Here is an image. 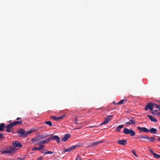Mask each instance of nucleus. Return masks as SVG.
<instances>
[{"instance_id": "nucleus-1", "label": "nucleus", "mask_w": 160, "mask_h": 160, "mask_svg": "<svg viewBox=\"0 0 160 160\" xmlns=\"http://www.w3.org/2000/svg\"><path fill=\"white\" fill-rule=\"evenodd\" d=\"M36 129L33 128L31 129L29 131H25L24 130L21 129L17 131V132L19 134L21 137H26L27 135L32 133L33 132H36Z\"/></svg>"}, {"instance_id": "nucleus-2", "label": "nucleus", "mask_w": 160, "mask_h": 160, "mask_svg": "<svg viewBox=\"0 0 160 160\" xmlns=\"http://www.w3.org/2000/svg\"><path fill=\"white\" fill-rule=\"evenodd\" d=\"M154 105V104L153 102H150L148 103L147 105L145 106L144 109L145 110L147 111L148 109H149L150 110H152Z\"/></svg>"}, {"instance_id": "nucleus-3", "label": "nucleus", "mask_w": 160, "mask_h": 160, "mask_svg": "<svg viewBox=\"0 0 160 160\" xmlns=\"http://www.w3.org/2000/svg\"><path fill=\"white\" fill-rule=\"evenodd\" d=\"M15 151V149L13 148H11L10 149H7L5 151H1L2 154H8L13 153Z\"/></svg>"}, {"instance_id": "nucleus-4", "label": "nucleus", "mask_w": 160, "mask_h": 160, "mask_svg": "<svg viewBox=\"0 0 160 160\" xmlns=\"http://www.w3.org/2000/svg\"><path fill=\"white\" fill-rule=\"evenodd\" d=\"M138 129L139 131V132L141 133L143 132L145 133H148L149 132V130L147 129L145 127H138L137 128Z\"/></svg>"}, {"instance_id": "nucleus-5", "label": "nucleus", "mask_w": 160, "mask_h": 160, "mask_svg": "<svg viewBox=\"0 0 160 160\" xmlns=\"http://www.w3.org/2000/svg\"><path fill=\"white\" fill-rule=\"evenodd\" d=\"M14 127L12 123H10L6 127V131L8 132H11V130H12V128Z\"/></svg>"}, {"instance_id": "nucleus-6", "label": "nucleus", "mask_w": 160, "mask_h": 160, "mask_svg": "<svg viewBox=\"0 0 160 160\" xmlns=\"http://www.w3.org/2000/svg\"><path fill=\"white\" fill-rule=\"evenodd\" d=\"M49 139H50V140L52 139V140L56 141L58 143L60 142V138L58 136L52 135L51 137Z\"/></svg>"}, {"instance_id": "nucleus-7", "label": "nucleus", "mask_w": 160, "mask_h": 160, "mask_svg": "<svg viewBox=\"0 0 160 160\" xmlns=\"http://www.w3.org/2000/svg\"><path fill=\"white\" fill-rule=\"evenodd\" d=\"M138 138L140 139L141 141H144L141 139H143L147 140H149V137L147 136H143L142 135H140L137 138Z\"/></svg>"}, {"instance_id": "nucleus-8", "label": "nucleus", "mask_w": 160, "mask_h": 160, "mask_svg": "<svg viewBox=\"0 0 160 160\" xmlns=\"http://www.w3.org/2000/svg\"><path fill=\"white\" fill-rule=\"evenodd\" d=\"M12 145L15 147L21 148L22 147V145L21 144L16 141H15L12 143Z\"/></svg>"}, {"instance_id": "nucleus-9", "label": "nucleus", "mask_w": 160, "mask_h": 160, "mask_svg": "<svg viewBox=\"0 0 160 160\" xmlns=\"http://www.w3.org/2000/svg\"><path fill=\"white\" fill-rule=\"evenodd\" d=\"M71 136V135L70 134H66L65 135L64 137L62 138L61 140L62 141L65 142Z\"/></svg>"}, {"instance_id": "nucleus-10", "label": "nucleus", "mask_w": 160, "mask_h": 160, "mask_svg": "<svg viewBox=\"0 0 160 160\" xmlns=\"http://www.w3.org/2000/svg\"><path fill=\"white\" fill-rule=\"evenodd\" d=\"M118 143L119 144L125 145L127 144V141L124 139L119 140L118 141Z\"/></svg>"}, {"instance_id": "nucleus-11", "label": "nucleus", "mask_w": 160, "mask_h": 160, "mask_svg": "<svg viewBox=\"0 0 160 160\" xmlns=\"http://www.w3.org/2000/svg\"><path fill=\"white\" fill-rule=\"evenodd\" d=\"M136 121L133 119L130 120L128 122H126L125 123L126 125H134L136 124Z\"/></svg>"}, {"instance_id": "nucleus-12", "label": "nucleus", "mask_w": 160, "mask_h": 160, "mask_svg": "<svg viewBox=\"0 0 160 160\" xmlns=\"http://www.w3.org/2000/svg\"><path fill=\"white\" fill-rule=\"evenodd\" d=\"M50 141V139L47 138L46 140L40 141L39 142V143L40 144H45L49 142Z\"/></svg>"}, {"instance_id": "nucleus-13", "label": "nucleus", "mask_w": 160, "mask_h": 160, "mask_svg": "<svg viewBox=\"0 0 160 160\" xmlns=\"http://www.w3.org/2000/svg\"><path fill=\"white\" fill-rule=\"evenodd\" d=\"M147 117L149 118L150 120L152 122H156L157 121V120L155 118H153V117L151 115H148Z\"/></svg>"}, {"instance_id": "nucleus-14", "label": "nucleus", "mask_w": 160, "mask_h": 160, "mask_svg": "<svg viewBox=\"0 0 160 160\" xmlns=\"http://www.w3.org/2000/svg\"><path fill=\"white\" fill-rule=\"evenodd\" d=\"M131 129H129L128 128H125L123 131V132L125 134H129L130 133V131Z\"/></svg>"}, {"instance_id": "nucleus-15", "label": "nucleus", "mask_w": 160, "mask_h": 160, "mask_svg": "<svg viewBox=\"0 0 160 160\" xmlns=\"http://www.w3.org/2000/svg\"><path fill=\"white\" fill-rule=\"evenodd\" d=\"M113 115H108L107 117L105 118L104 121L107 122L108 123L109 121L111 119V117H112Z\"/></svg>"}, {"instance_id": "nucleus-16", "label": "nucleus", "mask_w": 160, "mask_h": 160, "mask_svg": "<svg viewBox=\"0 0 160 160\" xmlns=\"http://www.w3.org/2000/svg\"><path fill=\"white\" fill-rule=\"evenodd\" d=\"M104 142V141H99L96 142H92L91 143V146H96L99 144L102 143Z\"/></svg>"}, {"instance_id": "nucleus-17", "label": "nucleus", "mask_w": 160, "mask_h": 160, "mask_svg": "<svg viewBox=\"0 0 160 160\" xmlns=\"http://www.w3.org/2000/svg\"><path fill=\"white\" fill-rule=\"evenodd\" d=\"M22 121H15L12 123L13 126H14L15 125H17L18 124H22Z\"/></svg>"}, {"instance_id": "nucleus-18", "label": "nucleus", "mask_w": 160, "mask_h": 160, "mask_svg": "<svg viewBox=\"0 0 160 160\" xmlns=\"http://www.w3.org/2000/svg\"><path fill=\"white\" fill-rule=\"evenodd\" d=\"M5 127V124L4 123H1L0 124V131H4Z\"/></svg>"}, {"instance_id": "nucleus-19", "label": "nucleus", "mask_w": 160, "mask_h": 160, "mask_svg": "<svg viewBox=\"0 0 160 160\" xmlns=\"http://www.w3.org/2000/svg\"><path fill=\"white\" fill-rule=\"evenodd\" d=\"M157 131V130L154 128H151L150 130H149V132H150L152 133H155Z\"/></svg>"}, {"instance_id": "nucleus-20", "label": "nucleus", "mask_w": 160, "mask_h": 160, "mask_svg": "<svg viewBox=\"0 0 160 160\" xmlns=\"http://www.w3.org/2000/svg\"><path fill=\"white\" fill-rule=\"evenodd\" d=\"M124 125H120L116 128V131L117 132H119L120 131L121 129L123 127Z\"/></svg>"}, {"instance_id": "nucleus-21", "label": "nucleus", "mask_w": 160, "mask_h": 160, "mask_svg": "<svg viewBox=\"0 0 160 160\" xmlns=\"http://www.w3.org/2000/svg\"><path fill=\"white\" fill-rule=\"evenodd\" d=\"M127 101L125 99H122L120 101L118 102V103L117 104H121L123 103H124L126 102Z\"/></svg>"}, {"instance_id": "nucleus-22", "label": "nucleus", "mask_w": 160, "mask_h": 160, "mask_svg": "<svg viewBox=\"0 0 160 160\" xmlns=\"http://www.w3.org/2000/svg\"><path fill=\"white\" fill-rule=\"evenodd\" d=\"M129 134L131 136L133 137L135 135V132L133 130L131 129Z\"/></svg>"}, {"instance_id": "nucleus-23", "label": "nucleus", "mask_w": 160, "mask_h": 160, "mask_svg": "<svg viewBox=\"0 0 160 160\" xmlns=\"http://www.w3.org/2000/svg\"><path fill=\"white\" fill-rule=\"evenodd\" d=\"M79 146V145H76L74 146H72L70 147L71 150H73L76 149Z\"/></svg>"}, {"instance_id": "nucleus-24", "label": "nucleus", "mask_w": 160, "mask_h": 160, "mask_svg": "<svg viewBox=\"0 0 160 160\" xmlns=\"http://www.w3.org/2000/svg\"><path fill=\"white\" fill-rule=\"evenodd\" d=\"M32 150L33 151H35V150H38L40 151L41 150V149H40L39 147L38 148H37L36 147H33L32 148Z\"/></svg>"}, {"instance_id": "nucleus-25", "label": "nucleus", "mask_w": 160, "mask_h": 160, "mask_svg": "<svg viewBox=\"0 0 160 160\" xmlns=\"http://www.w3.org/2000/svg\"><path fill=\"white\" fill-rule=\"evenodd\" d=\"M45 123L48 125L50 126H52V122L50 121H48L45 122Z\"/></svg>"}, {"instance_id": "nucleus-26", "label": "nucleus", "mask_w": 160, "mask_h": 160, "mask_svg": "<svg viewBox=\"0 0 160 160\" xmlns=\"http://www.w3.org/2000/svg\"><path fill=\"white\" fill-rule=\"evenodd\" d=\"M149 140L150 141L152 142H153L156 141V139L154 137H151L149 138Z\"/></svg>"}, {"instance_id": "nucleus-27", "label": "nucleus", "mask_w": 160, "mask_h": 160, "mask_svg": "<svg viewBox=\"0 0 160 160\" xmlns=\"http://www.w3.org/2000/svg\"><path fill=\"white\" fill-rule=\"evenodd\" d=\"M153 155L154 157L156 158H160V155L157 154H156L155 153H153Z\"/></svg>"}, {"instance_id": "nucleus-28", "label": "nucleus", "mask_w": 160, "mask_h": 160, "mask_svg": "<svg viewBox=\"0 0 160 160\" xmlns=\"http://www.w3.org/2000/svg\"><path fill=\"white\" fill-rule=\"evenodd\" d=\"M49 135H42L39 136V138L41 139H42L45 138L47 136H48Z\"/></svg>"}, {"instance_id": "nucleus-29", "label": "nucleus", "mask_w": 160, "mask_h": 160, "mask_svg": "<svg viewBox=\"0 0 160 160\" xmlns=\"http://www.w3.org/2000/svg\"><path fill=\"white\" fill-rule=\"evenodd\" d=\"M50 118L52 119L55 121H58V117H56L55 116H51Z\"/></svg>"}, {"instance_id": "nucleus-30", "label": "nucleus", "mask_w": 160, "mask_h": 160, "mask_svg": "<svg viewBox=\"0 0 160 160\" xmlns=\"http://www.w3.org/2000/svg\"><path fill=\"white\" fill-rule=\"evenodd\" d=\"M71 150V148L70 147L68 148L67 149H64V152H70Z\"/></svg>"}, {"instance_id": "nucleus-31", "label": "nucleus", "mask_w": 160, "mask_h": 160, "mask_svg": "<svg viewBox=\"0 0 160 160\" xmlns=\"http://www.w3.org/2000/svg\"><path fill=\"white\" fill-rule=\"evenodd\" d=\"M39 148L41 149V150L44 148L45 147V146L43 145H41L40 144L39 145Z\"/></svg>"}, {"instance_id": "nucleus-32", "label": "nucleus", "mask_w": 160, "mask_h": 160, "mask_svg": "<svg viewBox=\"0 0 160 160\" xmlns=\"http://www.w3.org/2000/svg\"><path fill=\"white\" fill-rule=\"evenodd\" d=\"M64 117H65V115H63L62 116H60L59 117H58V121H59L60 120L62 119Z\"/></svg>"}, {"instance_id": "nucleus-33", "label": "nucleus", "mask_w": 160, "mask_h": 160, "mask_svg": "<svg viewBox=\"0 0 160 160\" xmlns=\"http://www.w3.org/2000/svg\"><path fill=\"white\" fill-rule=\"evenodd\" d=\"M4 137L2 133H0V140L4 138Z\"/></svg>"}, {"instance_id": "nucleus-34", "label": "nucleus", "mask_w": 160, "mask_h": 160, "mask_svg": "<svg viewBox=\"0 0 160 160\" xmlns=\"http://www.w3.org/2000/svg\"><path fill=\"white\" fill-rule=\"evenodd\" d=\"M154 105L155 106L156 108H158L159 110H160V105H158V104H154Z\"/></svg>"}, {"instance_id": "nucleus-35", "label": "nucleus", "mask_w": 160, "mask_h": 160, "mask_svg": "<svg viewBox=\"0 0 160 160\" xmlns=\"http://www.w3.org/2000/svg\"><path fill=\"white\" fill-rule=\"evenodd\" d=\"M53 152H51L50 151H46V154H52L53 153Z\"/></svg>"}, {"instance_id": "nucleus-36", "label": "nucleus", "mask_w": 160, "mask_h": 160, "mask_svg": "<svg viewBox=\"0 0 160 160\" xmlns=\"http://www.w3.org/2000/svg\"><path fill=\"white\" fill-rule=\"evenodd\" d=\"M107 123H108L107 122L104 121L103 122L101 123L100 125V126H102L103 125H106Z\"/></svg>"}, {"instance_id": "nucleus-37", "label": "nucleus", "mask_w": 160, "mask_h": 160, "mask_svg": "<svg viewBox=\"0 0 160 160\" xmlns=\"http://www.w3.org/2000/svg\"><path fill=\"white\" fill-rule=\"evenodd\" d=\"M78 118L77 117L75 118L74 122L75 124H78Z\"/></svg>"}, {"instance_id": "nucleus-38", "label": "nucleus", "mask_w": 160, "mask_h": 160, "mask_svg": "<svg viewBox=\"0 0 160 160\" xmlns=\"http://www.w3.org/2000/svg\"><path fill=\"white\" fill-rule=\"evenodd\" d=\"M43 156H41L38 158L37 160H42L43 159Z\"/></svg>"}, {"instance_id": "nucleus-39", "label": "nucleus", "mask_w": 160, "mask_h": 160, "mask_svg": "<svg viewBox=\"0 0 160 160\" xmlns=\"http://www.w3.org/2000/svg\"><path fill=\"white\" fill-rule=\"evenodd\" d=\"M132 152L133 154L134 155H135L136 157H138V156L137 155L136 153H135V152H134V150H132Z\"/></svg>"}, {"instance_id": "nucleus-40", "label": "nucleus", "mask_w": 160, "mask_h": 160, "mask_svg": "<svg viewBox=\"0 0 160 160\" xmlns=\"http://www.w3.org/2000/svg\"><path fill=\"white\" fill-rule=\"evenodd\" d=\"M17 159L18 160H23L24 159V158H17Z\"/></svg>"}, {"instance_id": "nucleus-41", "label": "nucleus", "mask_w": 160, "mask_h": 160, "mask_svg": "<svg viewBox=\"0 0 160 160\" xmlns=\"http://www.w3.org/2000/svg\"><path fill=\"white\" fill-rule=\"evenodd\" d=\"M46 150H44L43 151H42L41 152L44 154H46V153H46L45 151Z\"/></svg>"}, {"instance_id": "nucleus-42", "label": "nucleus", "mask_w": 160, "mask_h": 160, "mask_svg": "<svg viewBox=\"0 0 160 160\" xmlns=\"http://www.w3.org/2000/svg\"><path fill=\"white\" fill-rule=\"evenodd\" d=\"M95 127H97V126H90L89 127L90 128H93Z\"/></svg>"}, {"instance_id": "nucleus-43", "label": "nucleus", "mask_w": 160, "mask_h": 160, "mask_svg": "<svg viewBox=\"0 0 160 160\" xmlns=\"http://www.w3.org/2000/svg\"><path fill=\"white\" fill-rule=\"evenodd\" d=\"M80 158V157H79V155H78L77 157V158L75 160H79V159Z\"/></svg>"}, {"instance_id": "nucleus-44", "label": "nucleus", "mask_w": 160, "mask_h": 160, "mask_svg": "<svg viewBox=\"0 0 160 160\" xmlns=\"http://www.w3.org/2000/svg\"><path fill=\"white\" fill-rule=\"evenodd\" d=\"M150 152H151V153L153 155V153H154L155 152H154L152 150H151L150 149Z\"/></svg>"}, {"instance_id": "nucleus-45", "label": "nucleus", "mask_w": 160, "mask_h": 160, "mask_svg": "<svg viewBox=\"0 0 160 160\" xmlns=\"http://www.w3.org/2000/svg\"><path fill=\"white\" fill-rule=\"evenodd\" d=\"M91 146V144H90V145H89L88 146H87L86 147V148H89V147H90V146Z\"/></svg>"}, {"instance_id": "nucleus-46", "label": "nucleus", "mask_w": 160, "mask_h": 160, "mask_svg": "<svg viewBox=\"0 0 160 160\" xmlns=\"http://www.w3.org/2000/svg\"><path fill=\"white\" fill-rule=\"evenodd\" d=\"M152 113L153 114H155L156 113L155 112V111H153L152 112Z\"/></svg>"}, {"instance_id": "nucleus-47", "label": "nucleus", "mask_w": 160, "mask_h": 160, "mask_svg": "<svg viewBox=\"0 0 160 160\" xmlns=\"http://www.w3.org/2000/svg\"><path fill=\"white\" fill-rule=\"evenodd\" d=\"M21 119V118H17L16 120H19L20 119Z\"/></svg>"}, {"instance_id": "nucleus-48", "label": "nucleus", "mask_w": 160, "mask_h": 160, "mask_svg": "<svg viewBox=\"0 0 160 160\" xmlns=\"http://www.w3.org/2000/svg\"><path fill=\"white\" fill-rule=\"evenodd\" d=\"M158 140L160 141V137H158Z\"/></svg>"}, {"instance_id": "nucleus-49", "label": "nucleus", "mask_w": 160, "mask_h": 160, "mask_svg": "<svg viewBox=\"0 0 160 160\" xmlns=\"http://www.w3.org/2000/svg\"><path fill=\"white\" fill-rule=\"evenodd\" d=\"M113 103L114 104V105H116V103L115 102H113Z\"/></svg>"}, {"instance_id": "nucleus-50", "label": "nucleus", "mask_w": 160, "mask_h": 160, "mask_svg": "<svg viewBox=\"0 0 160 160\" xmlns=\"http://www.w3.org/2000/svg\"><path fill=\"white\" fill-rule=\"evenodd\" d=\"M76 128V129H79V128Z\"/></svg>"}, {"instance_id": "nucleus-51", "label": "nucleus", "mask_w": 160, "mask_h": 160, "mask_svg": "<svg viewBox=\"0 0 160 160\" xmlns=\"http://www.w3.org/2000/svg\"><path fill=\"white\" fill-rule=\"evenodd\" d=\"M154 111H155V112H157V110H155Z\"/></svg>"}, {"instance_id": "nucleus-52", "label": "nucleus", "mask_w": 160, "mask_h": 160, "mask_svg": "<svg viewBox=\"0 0 160 160\" xmlns=\"http://www.w3.org/2000/svg\"><path fill=\"white\" fill-rule=\"evenodd\" d=\"M79 160H82L81 159V158H79Z\"/></svg>"}, {"instance_id": "nucleus-53", "label": "nucleus", "mask_w": 160, "mask_h": 160, "mask_svg": "<svg viewBox=\"0 0 160 160\" xmlns=\"http://www.w3.org/2000/svg\"><path fill=\"white\" fill-rule=\"evenodd\" d=\"M158 114L160 115V112H158Z\"/></svg>"}, {"instance_id": "nucleus-54", "label": "nucleus", "mask_w": 160, "mask_h": 160, "mask_svg": "<svg viewBox=\"0 0 160 160\" xmlns=\"http://www.w3.org/2000/svg\"><path fill=\"white\" fill-rule=\"evenodd\" d=\"M33 140H34V139H32V140H31V141H32Z\"/></svg>"}, {"instance_id": "nucleus-55", "label": "nucleus", "mask_w": 160, "mask_h": 160, "mask_svg": "<svg viewBox=\"0 0 160 160\" xmlns=\"http://www.w3.org/2000/svg\"><path fill=\"white\" fill-rule=\"evenodd\" d=\"M159 103H160V101H159Z\"/></svg>"}]
</instances>
